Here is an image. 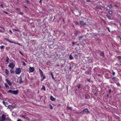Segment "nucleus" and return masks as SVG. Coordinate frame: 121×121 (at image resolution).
<instances>
[{"mask_svg": "<svg viewBox=\"0 0 121 121\" xmlns=\"http://www.w3.org/2000/svg\"><path fill=\"white\" fill-rule=\"evenodd\" d=\"M6 81L7 82L9 86H11L12 85V83L8 79H6Z\"/></svg>", "mask_w": 121, "mask_h": 121, "instance_id": "39448f33", "label": "nucleus"}, {"mask_svg": "<svg viewBox=\"0 0 121 121\" xmlns=\"http://www.w3.org/2000/svg\"><path fill=\"white\" fill-rule=\"evenodd\" d=\"M86 1L87 2H89L90 1V0H86Z\"/></svg>", "mask_w": 121, "mask_h": 121, "instance_id": "bf43d9fd", "label": "nucleus"}, {"mask_svg": "<svg viewBox=\"0 0 121 121\" xmlns=\"http://www.w3.org/2000/svg\"><path fill=\"white\" fill-rule=\"evenodd\" d=\"M15 66V64L13 62H12L9 64L8 65V66L9 68L13 69L14 68Z\"/></svg>", "mask_w": 121, "mask_h": 121, "instance_id": "f03ea898", "label": "nucleus"}, {"mask_svg": "<svg viewBox=\"0 0 121 121\" xmlns=\"http://www.w3.org/2000/svg\"><path fill=\"white\" fill-rule=\"evenodd\" d=\"M24 7L25 8H26V9H27V7L26 6H24Z\"/></svg>", "mask_w": 121, "mask_h": 121, "instance_id": "13d9d810", "label": "nucleus"}, {"mask_svg": "<svg viewBox=\"0 0 121 121\" xmlns=\"http://www.w3.org/2000/svg\"><path fill=\"white\" fill-rule=\"evenodd\" d=\"M73 43V45H74V44H75V43H74V42H73V43Z\"/></svg>", "mask_w": 121, "mask_h": 121, "instance_id": "774afa93", "label": "nucleus"}, {"mask_svg": "<svg viewBox=\"0 0 121 121\" xmlns=\"http://www.w3.org/2000/svg\"><path fill=\"white\" fill-rule=\"evenodd\" d=\"M9 42L11 43H13V42L11 41L10 40H9Z\"/></svg>", "mask_w": 121, "mask_h": 121, "instance_id": "864d4df0", "label": "nucleus"}, {"mask_svg": "<svg viewBox=\"0 0 121 121\" xmlns=\"http://www.w3.org/2000/svg\"><path fill=\"white\" fill-rule=\"evenodd\" d=\"M107 17L108 19H111V17L110 16H109L108 15H107Z\"/></svg>", "mask_w": 121, "mask_h": 121, "instance_id": "c85d7f7f", "label": "nucleus"}, {"mask_svg": "<svg viewBox=\"0 0 121 121\" xmlns=\"http://www.w3.org/2000/svg\"><path fill=\"white\" fill-rule=\"evenodd\" d=\"M115 7L117 8H118V7L117 5H115Z\"/></svg>", "mask_w": 121, "mask_h": 121, "instance_id": "de8ad7c7", "label": "nucleus"}, {"mask_svg": "<svg viewBox=\"0 0 121 121\" xmlns=\"http://www.w3.org/2000/svg\"><path fill=\"white\" fill-rule=\"evenodd\" d=\"M0 27L1 28V29H2L3 30H4V27Z\"/></svg>", "mask_w": 121, "mask_h": 121, "instance_id": "3c124183", "label": "nucleus"}, {"mask_svg": "<svg viewBox=\"0 0 121 121\" xmlns=\"http://www.w3.org/2000/svg\"><path fill=\"white\" fill-rule=\"evenodd\" d=\"M4 45H2L0 46V48L1 49H3L4 48Z\"/></svg>", "mask_w": 121, "mask_h": 121, "instance_id": "4be33fe9", "label": "nucleus"}, {"mask_svg": "<svg viewBox=\"0 0 121 121\" xmlns=\"http://www.w3.org/2000/svg\"><path fill=\"white\" fill-rule=\"evenodd\" d=\"M50 99L52 101H54L55 99L52 96H50Z\"/></svg>", "mask_w": 121, "mask_h": 121, "instance_id": "9b49d317", "label": "nucleus"}, {"mask_svg": "<svg viewBox=\"0 0 121 121\" xmlns=\"http://www.w3.org/2000/svg\"><path fill=\"white\" fill-rule=\"evenodd\" d=\"M9 71L8 69H5V72L6 75L8 76L9 75Z\"/></svg>", "mask_w": 121, "mask_h": 121, "instance_id": "1a4fd4ad", "label": "nucleus"}, {"mask_svg": "<svg viewBox=\"0 0 121 121\" xmlns=\"http://www.w3.org/2000/svg\"><path fill=\"white\" fill-rule=\"evenodd\" d=\"M50 106H51L50 108H51V109H52V106H51V105H50Z\"/></svg>", "mask_w": 121, "mask_h": 121, "instance_id": "338daca9", "label": "nucleus"}, {"mask_svg": "<svg viewBox=\"0 0 121 121\" xmlns=\"http://www.w3.org/2000/svg\"><path fill=\"white\" fill-rule=\"evenodd\" d=\"M90 79H87V81L88 82H90Z\"/></svg>", "mask_w": 121, "mask_h": 121, "instance_id": "09e8293b", "label": "nucleus"}, {"mask_svg": "<svg viewBox=\"0 0 121 121\" xmlns=\"http://www.w3.org/2000/svg\"><path fill=\"white\" fill-rule=\"evenodd\" d=\"M22 79V78H20V80L21 81H20L19 82L20 83H23L21 81Z\"/></svg>", "mask_w": 121, "mask_h": 121, "instance_id": "a878e982", "label": "nucleus"}, {"mask_svg": "<svg viewBox=\"0 0 121 121\" xmlns=\"http://www.w3.org/2000/svg\"><path fill=\"white\" fill-rule=\"evenodd\" d=\"M40 76L42 78L41 81H42L45 78V77L44 74L40 75Z\"/></svg>", "mask_w": 121, "mask_h": 121, "instance_id": "6e6552de", "label": "nucleus"}, {"mask_svg": "<svg viewBox=\"0 0 121 121\" xmlns=\"http://www.w3.org/2000/svg\"><path fill=\"white\" fill-rule=\"evenodd\" d=\"M109 91V93H111V89H109V91Z\"/></svg>", "mask_w": 121, "mask_h": 121, "instance_id": "603ef678", "label": "nucleus"}, {"mask_svg": "<svg viewBox=\"0 0 121 121\" xmlns=\"http://www.w3.org/2000/svg\"><path fill=\"white\" fill-rule=\"evenodd\" d=\"M5 115L3 114L0 118V121H4L6 120L5 119Z\"/></svg>", "mask_w": 121, "mask_h": 121, "instance_id": "7ed1b4c3", "label": "nucleus"}, {"mask_svg": "<svg viewBox=\"0 0 121 121\" xmlns=\"http://www.w3.org/2000/svg\"><path fill=\"white\" fill-rule=\"evenodd\" d=\"M116 79V78L115 77H113L112 78V79L113 80H114Z\"/></svg>", "mask_w": 121, "mask_h": 121, "instance_id": "f704fd0d", "label": "nucleus"}, {"mask_svg": "<svg viewBox=\"0 0 121 121\" xmlns=\"http://www.w3.org/2000/svg\"><path fill=\"white\" fill-rule=\"evenodd\" d=\"M83 111L84 112H85L87 113H89V112L88 111V109H84Z\"/></svg>", "mask_w": 121, "mask_h": 121, "instance_id": "f8f14e48", "label": "nucleus"}, {"mask_svg": "<svg viewBox=\"0 0 121 121\" xmlns=\"http://www.w3.org/2000/svg\"><path fill=\"white\" fill-rule=\"evenodd\" d=\"M39 72L40 73V75H42L43 74V71H42V70H41V69H39Z\"/></svg>", "mask_w": 121, "mask_h": 121, "instance_id": "ddd939ff", "label": "nucleus"}, {"mask_svg": "<svg viewBox=\"0 0 121 121\" xmlns=\"http://www.w3.org/2000/svg\"><path fill=\"white\" fill-rule=\"evenodd\" d=\"M78 88H81V86L80 85H78Z\"/></svg>", "mask_w": 121, "mask_h": 121, "instance_id": "a18cd8bd", "label": "nucleus"}, {"mask_svg": "<svg viewBox=\"0 0 121 121\" xmlns=\"http://www.w3.org/2000/svg\"><path fill=\"white\" fill-rule=\"evenodd\" d=\"M9 120V121H11V120L10 119H8L7 120Z\"/></svg>", "mask_w": 121, "mask_h": 121, "instance_id": "e2e57ef3", "label": "nucleus"}, {"mask_svg": "<svg viewBox=\"0 0 121 121\" xmlns=\"http://www.w3.org/2000/svg\"><path fill=\"white\" fill-rule=\"evenodd\" d=\"M75 24L76 25H78V23L77 22H75Z\"/></svg>", "mask_w": 121, "mask_h": 121, "instance_id": "58836bf2", "label": "nucleus"}, {"mask_svg": "<svg viewBox=\"0 0 121 121\" xmlns=\"http://www.w3.org/2000/svg\"><path fill=\"white\" fill-rule=\"evenodd\" d=\"M83 37V36H80L79 37V39L82 38Z\"/></svg>", "mask_w": 121, "mask_h": 121, "instance_id": "37998d69", "label": "nucleus"}, {"mask_svg": "<svg viewBox=\"0 0 121 121\" xmlns=\"http://www.w3.org/2000/svg\"><path fill=\"white\" fill-rule=\"evenodd\" d=\"M112 74L113 75H114L115 74V73L113 71Z\"/></svg>", "mask_w": 121, "mask_h": 121, "instance_id": "c03bdc74", "label": "nucleus"}, {"mask_svg": "<svg viewBox=\"0 0 121 121\" xmlns=\"http://www.w3.org/2000/svg\"><path fill=\"white\" fill-rule=\"evenodd\" d=\"M20 117H23L24 119H25V116L23 115H21Z\"/></svg>", "mask_w": 121, "mask_h": 121, "instance_id": "cd10ccee", "label": "nucleus"}, {"mask_svg": "<svg viewBox=\"0 0 121 121\" xmlns=\"http://www.w3.org/2000/svg\"><path fill=\"white\" fill-rule=\"evenodd\" d=\"M35 69L33 67H30L29 68V70L30 72H32L34 71Z\"/></svg>", "mask_w": 121, "mask_h": 121, "instance_id": "0eeeda50", "label": "nucleus"}, {"mask_svg": "<svg viewBox=\"0 0 121 121\" xmlns=\"http://www.w3.org/2000/svg\"><path fill=\"white\" fill-rule=\"evenodd\" d=\"M4 86L6 87V88H8L9 87V86L6 83H5L4 84Z\"/></svg>", "mask_w": 121, "mask_h": 121, "instance_id": "2eb2a0df", "label": "nucleus"}, {"mask_svg": "<svg viewBox=\"0 0 121 121\" xmlns=\"http://www.w3.org/2000/svg\"><path fill=\"white\" fill-rule=\"evenodd\" d=\"M80 24L84 26H85L86 25V23L83 21L80 22Z\"/></svg>", "mask_w": 121, "mask_h": 121, "instance_id": "9d476101", "label": "nucleus"}, {"mask_svg": "<svg viewBox=\"0 0 121 121\" xmlns=\"http://www.w3.org/2000/svg\"><path fill=\"white\" fill-rule=\"evenodd\" d=\"M17 44H18V45H19V46H21V44L19 43H17Z\"/></svg>", "mask_w": 121, "mask_h": 121, "instance_id": "6e6d98bb", "label": "nucleus"}, {"mask_svg": "<svg viewBox=\"0 0 121 121\" xmlns=\"http://www.w3.org/2000/svg\"><path fill=\"white\" fill-rule=\"evenodd\" d=\"M0 7L3 8H4V6L3 4H1L0 6Z\"/></svg>", "mask_w": 121, "mask_h": 121, "instance_id": "5701e85b", "label": "nucleus"}, {"mask_svg": "<svg viewBox=\"0 0 121 121\" xmlns=\"http://www.w3.org/2000/svg\"><path fill=\"white\" fill-rule=\"evenodd\" d=\"M103 8V7L102 6H101L100 7V9L101 10Z\"/></svg>", "mask_w": 121, "mask_h": 121, "instance_id": "8fccbe9b", "label": "nucleus"}, {"mask_svg": "<svg viewBox=\"0 0 121 121\" xmlns=\"http://www.w3.org/2000/svg\"><path fill=\"white\" fill-rule=\"evenodd\" d=\"M22 62L23 63V64L25 66H26V63H25V62L23 61H22Z\"/></svg>", "mask_w": 121, "mask_h": 121, "instance_id": "c756f323", "label": "nucleus"}, {"mask_svg": "<svg viewBox=\"0 0 121 121\" xmlns=\"http://www.w3.org/2000/svg\"><path fill=\"white\" fill-rule=\"evenodd\" d=\"M26 2L27 4H29V3L30 2H29V1H28V0H26Z\"/></svg>", "mask_w": 121, "mask_h": 121, "instance_id": "4c0bfd02", "label": "nucleus"}, {"mask_svg": "<svg viewBox=\"0 0 121 121\" xmlns=\"http://www.w3.org/2000/svg\"><path fill=\"white\" fill-rule=\"evenodd\" d=\"M110 5L111 7L112 8V5L111 4Z\"/></svg>", "mask_w": 121, "mask_h": 121, "instance_id": "0e129e2a", "label": "nucleus"}, {"mask_svg": "<svg viewBox=\"0 0 121 121\" xmlns=\"http://www.w3.org/2000/svg\"><path fill=\"white\" fill-rule=\"evenodd\" d=\"M109 13L110 14H112V12L111 11H109Z\"/></svg>", "mask_w": 121, "mask_h": 121, "instance_id": "ea45409f", "label": "nucleus"}, {"mask_svg": "<svg viewBox=\"0 0 121 121\" xmlns=\"http://www.w3.org/2000/svg\"><path fill=\"white\" fill-rule=\"evenodd\" d=\"M22 70V68L18 67L16 68L15 72L16 74L19 75L21 73Z\"/></svg>", "mask_w": 121, "mask_h": 121, "instance_id": "f257e3e1", "label": "nucleus"}, {"mask_svg": "<svg viewBox=\"0 0 121 121\" xmlns=\"http://www.w3.org/2000/svg\"><path fill=\"white\" fill-rule=\"evenodd\" d=\"M3 104L6 107H9L10 106V105H9L8 103L5 102L4 101L3 102Z\"/></svg>", "mask_w": 121, "mask_h": 121, "instance_id": "423d86ee", "label": "nucleus"}, {"mask_svg": "<svg viewBox=\"0 0 121 121\" xmlns=\"http://www.w3.org/2000/svg\"><path fill=\"white\" fill-rule=\"evenodd\" d=\"M117 85L118 86H120V85L119 83H117Z\"/></svg>", "mask_w": 121, "mask_h": 121, "instance_id": "49530a36", "label": "nucleus"}, {"mask_svg": "<svg viewBox=\"0 0 121 121\" xmlns=\"http://www.w3.org/2000/svg\"><path fill=\"white\" fill-rule=\"evenodd\" d=\"M9 58L8 57H7L6 58V61L8 63L9 62Z\"/></svg>", "mask_w": 121, "mask_h": 121, "instance_id": "6ab92c4d", "label": "nucleus"}, {"mask_svg": "<svg viewBox=\"0 0 121 121\" xmlns=\"http://www.w3.org/2000/svg\"><path fill=\"white\" fill-rule=\"evenodd\" d=\"M13 43H14L15 44H17V43L15 42H13Z\"/></svg>", "mask_w": 121, "mask_h": 121, "instance_id": "052dcab7", "label": "nucleus"}, {"mask_svg": "<svg viewBox=\"0 0 121 121\" xmlns=\"http://www.w3.org/2000/svg\"><path fill=\"white\" fill-rule=\"evenodd\" d=\"M19 53H20V54L22 55L23 56L24 55L23 53L21 52V51H19Z\"/></svg>", "mask_w": 121, "mask_h": 121, "instance_id": "7c9ffc66", "label": "nucleus"}, {"mask_svg": "<svg viewBox=\"0 0 121 121\" xmlns=\"http://www.w3.org/2000/svg\"><path fill=\"white\" fill-rule=\"evenodd\" d=\"M117 58L119 60L121 59V56H118L117 57Z\"/></svg>", "mask_w": 121, "mask_h": 121, "instance_id": "bb28decb", "label": "nucleus"}, {"mask_svg": "<svg viewBox=\"0 0 121 121\" xmlns=\"http://www.w3.org/2000/svg\"><path fill=\"white\" fill-rule=\"evenodd\" d=\"M10 72L12 73H13L14 72V71L12 69L10 70Z\"/></svg>", "mask_w": 121, "mask_h": 121, "instance_id": "a211bd4d", "label": "nucleus"}, {"mask_svg": "<svg viewBox=\"0 0 121 121\" xmlns=\"http://www.w3.org/2000/svg\"><path fill=\"white\" fill-rule=\"evenodd\" d=\"M51 76L52 77V79H53V80H54L55 79L54 77V76H53V74L52 73H51Z\"/></svg>", "mask_w": 121, "mask_h": 121, "instance_id": "b1692460", "label": "nucleus"}, {"mask_svg": "<svg viewBox=\"0 0 121 121\" xmlns=\"http://www.w3.org/2000/svg\"><path fill=\"white\" fill-rule=\"evenodd\" d=\"M41 89H43L44 90H45V86H43Z\"/></svg>", "mask_w": 121, "mask_h": 121, "instance_id": "aec40b11", "label": "nucleus"}, {"mask_svg": "<svg viewBox=\"0 0 121 121\" xmlns=\"http://www.w3.org/2000/svg\"><path fill=\"white\" fill-rule=\"evenodd\" d=\"M13 91V90H9L7 92L8 93H11V94H12Z\"/></svg>", "mask_w": 121, "mask_h": 121, "instance_id": "4468645a", "label": "nucleus"}, {"mask_svg": "<svg viewBox=\"0 0 121 121\" xmlns=\"http://www.w3.org/2000/svg\"><path fill=\"white\" fill-rule=\"evenodd\" d=\"M9 32L11 33V34H10L11 35H12L13 34V33L12 32V31L10 30H9Z\"/></svg>", "mask_w": 121, "mask_h": 121, "instance_id": "2f4dec72", "label": "nucleus"}, {"mask_svg": "<svg viewBox=\"0 0 121 121\" xmlns=\"http://www.w3.org/2000/svg\"><path fill=\"white\" fill-rule=\"evenodd\" d=\"M115 66H116L117 65V66L118 67V68H119V65H118V64H116L115 65Z\"/></svg>", "mask_w": 121, "mask_h": 121, "instance_id": "e433bc0d", "label": "nucleus"}, {"mask_svg": "<svg viewBox=\"0 0 121 121\" xmlns=\"http://www.w3.org/2000/svg\"><path fill=\"white\" fill-rule=\"evenodd\" d=\"M67 109L70 110H71L72 109V108L71 107H69L68 106H67Z\"/></svg>", "mask_w": 121, "mask_h": 121, "instance_id": "412c9836", "label": "nucleus"}, {"mask_svg": "<svg viewBox=\"0 0 121 121\" xmlns=\"http://www.w3.org/2000/svg\"><path fill=\"white\" fill-rule=\"evenodd\" d=\"M17 121H21L20 119H19L17 120Z\"/></svg>", "mask_w": 121, "mask_h": 121, "instance_id": "4d7b16f0", "label": "nucleus"}, {"mask_svg": "<svg viewBox=\"0 0 121 121\" xmlns=\"http://www.w3.org/2000/svg\"><path fill=\"white\" fill-rule=\"evenodd\" d=\"M107 28L108 29V31L109 32H110V30H109V28L108 27H107Z\"/></svg>", "mask_w": 121, "mask_h": 121, "instance_id": "a19ab883", "label": "nucleus"}, {"mask_svg": "<svg viewBox=\"0 0 121 121\" xmlns=\"http://www.w3.org/2000/svg\"><path fill=\"white\" fill-rule=\"evenodd\" d=\"M18 90H13V91L12 94L13 95H17L18 94Z\"/></svg>", "mask_w": 121, "mask_h": 121, "instance_id": "20e7f679", "label": "nucleus"}, {"mask_svg": "<svg viewBox=\"0 0 121 121\" xmlns=\"http://www.w3.org/2000/svg\"><path fill=\"white\" fill-rule=\"evenodd\" d=\"M42 0H40L39 1V3L40 4H41V3L42 1Z\"/></svg>", "mask_w": 121, "mask_h": 121, "instance_id": "5fc2aeb1", "label": "nucleus"}, {"mask_svg": "<svg viewBox=\"0 0 121 121\" xmlns=\"http://www.w3.org/2000/svg\"><path fill=\"white\" fill-rule=\"evenodd\" d=\"M101 55L103 57H104V53L103 52L102 54Z\"/></svg>", "mask_w": 121, "mask_h": 121, "instance_id": "72a5a7b5", "label": "nucleus"}, {"mask_svg": "<svg viewBox=\"0 0 121 121\" xmlns=\"http://www.w3.org/2000/svg\"><path fill=\"white\" fill-rule=\"evenodd\" d=\"M3 12L5 13L6 14H8V13L5 11H3Z\"/></svg>", "mask_w": 121, "mask_h": 121, "instance_id": "c9c22d12", "label": "nucleus"}, {"mask_svg": "<svg viewBox=\"0 0 121 121\" xmlns=\"http://www.w3.org/2000/svg\"><path fill=\"white\" fill-rule=\"evenodd\" d=\"M14 30L15 31H18V30L16 29H14Z\"/></svg>", "mask_w": 121, "mask_h": 121, "instance_id": "680f3d73", "label": "nucleus"}, {"mask_svg": "<svg viewBox=\"0 0 121 121\" xmlns=\"http://www.w3.org/2000/svg\"><path fill=\"white\" fill-rule=\"evenodd\" d=\"M18 13L19 14H20L22 15L23 14V13L22 12H18Z\"/></svg>", "mask_w": 121, "mask_h": 121, "instance_id": "393cba45", "label": "nucleus"}, {"mask_svg": "<svg viewBox=\"0 0 121 121\" xmlns=\"http://www.w3.org/2000/svg\"><path fill=\"white\" fill-rule=\"evenodd\" d=\"M106 9L107 10H109L110 9V8L109 6H108L106 7Z\"/></svg>", "mask_w": 121, "mask_h": 121, "instance_id": "f3484780", "label": "nucleus"}, {"mask_svg": "<svg viewBox=\"0 0 121 121\" xmlns=\"http://www.w3.org/2000/svg\"><path fill=\"white\" fill-rule=\"evenodd\" d=\"M16 10L17 11H20V9H17V8L16 9Z\"/></svg>", "mask_w": 121, "mask_h": 121, "instance_id": "79ce46f5", "label": "nucleus"}, {"mask_svg": "<svg viewBox=\"0 0 121 121\" xmlns=\"http://www.w3.org/2000/svg\"><path fill=\"white\" fill-rule=\"evenodd\" d=\"M78 33V31H77L76 33V34H77Z\"/></svg>", "mask_w": 121, "mask_h": 121, "instance_id": "69168bd1", "label": "nucleus"}, {"mask_svg": "<svg viewBox=\"0 0 121 121\" xmlns=\"http://www.w3.org/2000/svg\"><path fill=\"white\" fill-rule=\"evenodd\" d=\"M69 59L70 60H72L73 59V57L71 55H70L69 56Z\"/></svg>", "mask_w": 121, "mask_h": 121, "instance_id": "dca6fc26", "label": "nucleus"}, {"mask_svg": "<svg viewBox=\"0 0 121 121\" xmlns=\"http://www.w3.org/2000/svg\"><path fill=\"white\" fill-rule=\"evenodd\" d=\"M4 39L6 40L7 41H8L9 42V40L8 39L5 38Z\"/></svg>", "mask_w": 121, "mask_h": 121, "instance_id": "473e14b6", "label": "nucleus"}]
</instances>
